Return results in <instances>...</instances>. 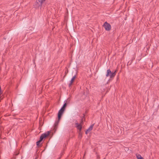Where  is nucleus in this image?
Wrapping results in <instances>:
<instances>
[{
  "mask_svg": "<svg viewBox=\"0 0 159 159\" xmlns=\"http://www.w3.org/2000/svg\"><path fill=\"white\" fill-rule=\"evenodd\" d=\"M94 124L92 125L89 127V128L85 132V133L86 134H87L89 132L91 131L93 129V126Z\"/></svg>",
  "mask_w": 159,
  "mask_h": 159,
  "instance_id": "obj_8",
  "label": "nucleus"
},
{
  "mask_svg": "<svg viewBox=\"0 0 159 159\" xmlns=\"http://www.w3.org/2000/svg\"><path fill=\"white\" fill-rule=\"evenodd\" d=\"M76 127L79 129V132H81L82 125L77 122L75 123Z\"/></svg>",
  "mask_w": 159,
  "mask_h": 159,
  "instance_id": "obj_6",
  "label": "nucleus"
},
{
  "mask_svg": "<svg viewBox=\"0 0 159 159\" xmlns=\"http://www.w3.org/2000/svg\"><path fill=\"white\" fill-rule=\"evenodd\" d=\"M64 110L61 109L59 111V112L58 113V120L56 121L55 123V125H57L59 122V121L60 120V119L61 117V116L64 111Z\"/></svg>",
  "mask_w": 159,
  "mask_h": 159,
  "instance_id": "obj_3",
  "label": "nucleus"
},
{
  "mask_svg": "<svg viewBox=\"0 0 159 159\" xmlns=\"http://www.w3.org/2000/svg\"><path fill=\"white\" fill-rule=\"evenodd\" d=\"M50 132L49 131L44 133L41 135L40 137L39 140L36 142V144L39 146L40 143L43 140L44 138L48 137L50 134Z\"/></svg>",
  "mask_w": 159,
  "mask_h": 159,
  "instance_id": "obj_1",
  "label": "nucleus"
},
{
  "mask_svg": "<svg viewBox=\"0 0 159 159\" xmlns=\"http://www.w3.org/2000/svg\"><path fill=\"white\" fill-rule=\"evenodd\" d=\"M70 99L68 98L67 100H66L65 101L66 102H65L63 106L61 108V109L63 110H65V108L66 107L67 104H68L70 103Z\"/></svg>",
  "mask_w": 159,
  "mask_h": 159,
  "instance_id": "obj_5",
  "label": "nucleus"
},
{
  "mask_svg": "<svg viewBox=\"0 0 159 159\" xmlns=\"http://www.w3.org/2000/svg\"><path fill=\"white\" fill-rule=\"evenodd\" d=\"M103 26L107 31H109L111 29V26L106 21L104 23Z\"/></svg>",
  "mask_w": 159,
  "mask_h": 159,
  "instance_id": "obj_4",
  "label": "nucleus"
},
{
  "mask_svg": "<svg viewBox=\"0 0 159 159\" xmlns=\"http://www.w3.org/2000/svg\"><path fill=\"white\" fill-rule=\"evenodd\" d=\"M76 77V75H74V76L72 78L71 80L70 81V83L69 84V87H70L71 85L72 84V83L74 82L75 78Z\"/></svg>",
  "mask_w": 159,
  "mask_h": 159,
  "instance_id": "obj_7",
  "label": "nucleus"
},
{
  "mask_svg": "<svg viewBox=\"0 0 159 159\" xmlns=\"http://www.w3.org/2000/svg\"><path fill=\"white\" fill-rule=\"evenodd\" d=\"M136 156L137 159H144L140 154H137Z\"/></svg>",
  "mask_w": 159,
  "mask_h": 159,
  "instance_id": "obj_9",
  "label": "nucleus"
},
{
  "mask_svg": "<svg viewBox=\"0 0 159 159\" xmlns=\"http://www.w3.org/2000/svg\"><path fill=\"white\" fill-rule=\"evenodd\" d=\"M84 120V117H83V118H82V119H81V121H80V124L81 125H82L83 122V120Z\"/></svg>",
  "mask_w": 159,
  "mask_h": 159,
  "instance_id": "obj_10",
  "label": "nucleus"
},
{
  "mask_svg": "<svg viewBox=\"0 0 159 159\" xmlns=\"http://www.w3.org/2000/svg\"><path fill=\"white\" fill-rule=\"evenodd\" d=\"M116 71L114 72H112L110 69L107 70L106 76L107 77L110 76V78H113L116 75Z\"/></svg>",
  "mask_w": 159,
  "mask_h": 159,
  "instance_id": "obj_2",
  "label": "nucleus"
}]
</instances>
